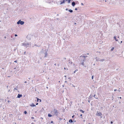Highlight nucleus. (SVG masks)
Listing matches in <instances>:
<instances>
[{"instance_id":"obj_1","label":"nucleus","mask_w":124,"mask_h":124,"mask_svg":"<svg viewBox=\"0 0 124 124\" xmlns=\"http://www.w3.org/2000/svg\"><path fill=\"white\" fill-rule=\"evenodd\" d=\"M84 54H82L81 56H80L79 58V60L81 62H84L85 60V58L84 57Z\"/></svg>"},{"instance_id":"obj_2","label":"nucleus","mask_w":124,"mask_h":124,"mask_svg":"<svg viewBox=\"0 0 124 124\" xmlns=\"http://www.w3.org/2000/svg\"><path fill=\"white\" fill-rule=\"evenodd\" d=\"M22 45L24 46L25 47H28L29 46H31V44L28 43H22Z\"/></svg>"},{"instance_id":"obj_3","label":"nucleus","mask_w":124,"mask_h":124,"mask_svg":"<svg viewBox=\"0 0 124 124\" xmlns=\"http://www.w3.org/2000/svg\"><path fill=\"white\" fill-rule=\"evenodd\" d=\"M15 86L16 87V88H18L20 91H21L23 85L21 84H18L17 85V86Z\"/></svg>"},{"instance_id":"obj_4","label":"nucleus","mask_w":124,"mask_h":124,"mask_svg":"<svg viewBox=\"0 0 124 124\" xmlns=\"http://www.w3.org/2000/svg\"><path fill=\"white\" fill-rule=\"evenodd\" d=\"M14 89L13 90L14 92L15 93H19L20 92V90L18 89V88H16L15 86H14Z\"/></svg>"},{"instance_id":"obj_5","label":"nucleus","mask_w":124,"mask_h":124,"mask_svg":"<svg viewBox=\"0 0 124 124\" xmlns=\"http://www.w3.org/2000/svg\"><path fill=\"white\" fill-rule=\"evenodd\" d=\"M24 23V22L23 21H21V20H19L17 22V24H20L21 25H23Z\"/></svg>"},{"instance_id":"obj_6","label":"nucleus","mask_w":124,"mask_h":124,"mask_svg":"<svg viewBox=\"0 0 124 124\" xmlns=\"http://www.w3.org/2000/svg\"><path fill=\"white\" fill-rule=\"evenodd\" d=\"M101 115L102 114L101 112H97L96 114V115L97 116H101Z\"/></svg>"},{"instance_id":"obj_7","label":"nucleus","mask_w":124,"mask_h":124,"mask_svg":"<svg viewBox=\"0 0 124 124\" xmlns=\"http://www.w3.org/2000/svg\"><path fill=\"white\" fill-rule=\"evenodd\" d=\"M45 56H44L45 57H46L47 56V51H46V52H45Z\"/></svg>"},{"instance_id":"obj_8","label":"nucleus","mask_w":124,"mask_h":124,"mask_svg":"<svg viewBox=\"0 0 124 124\" xmlns=\"http://www.w3.org/2000/svg\"><path fill=\"white\" fill-rule=\"evenodd\" d=\"M55 115H56L57 113V110L55 109H54V111Z\"/></svg>"},{"instance_id":"obj_9","label":"nucleus","mask_w":124,"mask_h":124,"mask_svg":"<svg viewBox=\"0 0 124 124\" xmlns=\"http://www.w3.org/2000/svg\"><path fill=\"white\" fill-rule=\"evenodd\" d=\"M100 59L97 57H96V61H100Z\"/></svg>"},{"instance_id":"obj_10","label":"nucleus","mask_w":124,"mask_h":124,"mask_svg":"<svg viewBox=\"0 0 124 124\" xmlns=\"http://www.w3.org/2000/svg\"><path fill=\"white\" fill-rule=\"evenodd\" d=\"M22 96V94H19L17 96V97L19 98H20V97H21Z\"/></svg>"},{"instance_id":"obj_11","label":"nucleus","mask_w":124,"mask_h":124,"mask_svg":"<svg viewBox=\"0 0 124 124\" xmlns=\"http://www.w3.org/2000/svg\"><path fill=\"white\" fill-rule=\"evenodd\" d=\"M75 2H73L72 3V5L73 7L75 5Z\"/></svg>"},{"instance_id":"obj_12","label":"nucleus","mask_w":124,"mask_h":124,"mask_svg":"<svg viewBox=\"0 0 124 124\" xmlns=\"http://www.w3.org/2000/svg\"><path fill=\"white\" fill-rule=\"evenodd\" d=\"M95 95L94 94H93V95H92V94H91L90 95V96H93V97H94L95 98H96V99H98V97H95Z\"/></svg>"},{"instance_id":"obj_13","label":"nucleus","mask_w":124,"mask_h":124,"mask_svg":"<svg viewBox=\"0 0 124 124\" xmlns=\"http://www.w3.org/2000/svg\"><path fill=\"white\" fill-rule=\"evenodd\" d=\"M30 106L32 107L35 106L36 105H35L33 103H32L31 104V105Z\"/></svg>"},{"instance_id":"obj_14","label":"nucleus","mask_w":124,"mask_h":124,"mask_svg":"<svg viewBox=\"0 0 124 124\" xmlns=\"http://www.w3.org/2000/svg\"><path fill=\"white\" fill-rule=\"evenodd\" d=\"M114 39L116 41H118V40L117 39H116V36H114Z\"/></svg>"},{"instance_id":"obj_15","label":"nucleus","mask_w":124,"mask_h":124,"mask_svg":"<svg viewBox=\"0 0 124 124\" xmlns=\"http://www.w3.org/2000/svg\"><path fill=\"white\" fill-rule=\"evenodd\" d=\"M68 11L70 13H72L73 12V10L71 9H69Z\"/></svg>"},{"instance_id":"obj_16","label":"nucleus","mask_w":124,"mask_h":124,"mask_svg":"<svg viewBox=\"0 0 124 124\" xmlns=\"http://www.w3.org/2000/svg\"><path fill=\"white\" fill-rule=\"evenodd\" d=\"M105 61V59H100V62H103Z\"/></svg>"},{"instance_id":"obj_17","label":"nucleus","mask_w":124,"mask_h":124,"mask_svg":"<svg viewBox=\"0 0 124 124\" xmlns=\"http://www.w3.org/2000/svg\"><path fill=\"white\" fill-rule=\"evenodd\" d=\"M73 122L72 120L71 119H70L69 120V122L70 123H72Z\"/></svg>"},{"instance_id":"obj_18","label":"nucleus","mask_w":124,"mask_h":124,"mask_svg":"<svg viewBox=\"0 0 124 124\" xmlns=\"http://www.w3.org/2000/svg\"><path fill=\"white\" fill-rule=\"evenodd\" d=\"M48 116L49 117H51L52 116L50 114H48Z\"/></svg>"},{"instance_id":"obj_19","label":"nucleus","mask_w":124,"mask_h":124,"mask_svg":"<svg viewBox=\"0 0 124 124\" xmlns=\"http://www.w3.org/2000/svg\"><path fill=\"white\" fill-rule=\"evenodd\" d=\"M114 49V47L112 48L111 50V51H113V50Z\"/></svg>"},{"instance_id":"obj_20","label":"nucleus","mask_w":124,"mask_h":124,"mask_svg":"<svg viewBox=\"0 0 124 124\" xmlns=\"http://www.w3.org/2000/svg\"><path fill=\"white\" fill-rule=\"evenodd\" d=\"M66 1V0H63V1H62V2H63V3H64L65 2V1Z\"/></svg>"},{"instance_id":"obj_21","label":"nucleus","mask_w":124,"mask_h":124,"mask_svg":"<svg viewBox=\"0 0 124 124\" xmlns=\"http://www.w3.org/2000/svg\"><path fill=\"white\" fill-rule=\"evenodd\" d=\"M37 101H39V100L40 101V102H41V100L40 99H38V98H37Z\"/></svg>"},{"instance_id":"obj_22","label":"nucleus","mask_w":124,"mask_h":124,"mask_svg":"<svg viewBox=\"0 0 124 124\" xmlns=\"http://www.w3.org/2000/svg\"><path fill=\"white\" fill-rule=\"evenodd\" d=\"M80 111L83 113H84V111L81 109H80Z\"/></svg>"},{"instance_id":"obj_23","label":"nucleus","mask_w":124,"mask_h":124,"mask_svg":"<svg viewBox=\"0 0 124 124\" xmlns=\"http://www.w3.org/2000/svg\"><path fill=\"white\" fill-rule=\"evenodd\" d=\"M82 62V63H81V64L82 65H83L84 66V62Z\"/></svg>"},{"instance_id":"obj_24","label":"nucleus","mask_w":124,"mask_h":124,"mask_svg":"<svg viewBox=\"0 0 124 124\" xmlns=\"http://www.w3.org/2000/svg\"><path fill=\"white\" fill-rule=\"evenodd\" d=\"M67 1H68V3H70L71 1L70 0H68Z\"/></svg>"},{"instance_id":"obj_25","label":"nucleus","mask_w":124,"mask_h":124,"mask_svg":"<svg viewBox=\"0 0 124 124\" xmlns=\"http://www.w3.org/2000/svg\"><path fill=\"white\" fill-rule=\"evenodd\" d=\"M63 3L62 2V1H60V5H61L63 4Z\"/></svg>"},{"instance_id":"obj_26","label":"nucleus","mask_w":124,"mask_h":124,"mask_svg":"<svg viewBox=\"0 0 124 124\" xmlns=\"http://www.w3.org/2000/svg\"><path fill=\"white\" fill-rule=\"evenodd\" d=\"M69 63H70L71 64L72 63V62H70V60L69 61Z\"/></svg>"},{"instance_id":"obj_27","label":"nucleus","mask_w":124,"mask_h":124,"mask_svg":"<svg viewBox=\"0 0 124 124\" xmlns=\"http://www.w3.org/2000/svg\"><path fill=\"white\" fill-rule=\"evenodd\" d=\"M24 113L26 114L27 113V112L26 111H24Z\"/></svg>"},{"instance_id":"obj_28","label":"nucleus","mask_w":124,"mask_h":124,"mask_svg":"<svg viewBox=\"0 0 124 124\" xmlns=\"http://www.w3.org/2000/svg\"><path fill=\"white\" fill-rule=\"evenodd\" d=\"M78 70H75L74 72V73H75L76 71H78Z\"/></svg>"},{"instance_id":"obj_29","label":"nucleus","mask_w":124,"mask_h":124,"mask_svg":"<svg viewBox=\"0 0 124 124\" xmlns=\"http://www.w3.org/2000/svg\"><path fill=\"white\" fill-rule=\"evenodd\" d=\"M93 76H92V79H93Z\"/></svg>"},{"instance_id":"obj_30","label":"nucleus","mask_w":124,"mask_h":124,"mask_svg":"<svg viewBox=\"0 0 124 124\" xmlns=\"http://www.w3.org/2000/svg\"><path fill=\"white\" fill-rule=\"evenodd\" d=\"M15 37H17V35L16 34H15Z\"/></svg>"},{"instance_id":"obj_31","label":"nucleus","mask_w":124,"mask_h":124,"mask_svg":"<svg viewBox=\"0 0 124 124\" xmlns=\"http://www.w3.org/2000/svg\"><path fill=\"white\" fill-rule=\"evenodd\" d=\"M84 56L85 57H84V58H85L86 57H87V56H85L84 55Z\"/></svg>"},{"instance_id":"obj_32","label":"nucleus","mask_w":124,"mask_h":124,"mask_svg":"<svg viewBox=\"0 0 124 124\" xmlns=\"http://www.w3.org/2000/svg\"><path fill=\"white\" fill-rule=\"evenodd\" d=\"M17 62V60H16L14 61V62Z\"/></svg>"},{"instance_id":"obj_33","label":"nucleus","mask_w":124,"mask_h":124,"mask_svg":"<svg viewBox=\"0 0 124 124\" xmlns=\"http://www.w3.org/2000/svg\"><path fill=\"white\" fill-rule=\"evenodd\" d=\"M53 121H52L51 122V123H53Z\"/></svg>"},{"instance_id":"obj_34","label":"nucleus","mask_w":124,"mask_h":124,"mask_svg":"<svg viewBox=\"0 0 124 124\" xmlns=\"http://www.w3.org/2000/svg\"><path fill=\"white\" fill-rule=\"evenodd\" d=\"M8 102L9 103H10V102H11V101H8Z\"/></svg>"},{"instance_id":"obj_35","label":"nucleus","mask_w":124,"mask_h":124,"mask_svg":"<svg viewBox=\"0 0 124 124\" xmlns=\"http://www.w3.org/2000/svg\"><path fill=\"white\" fill-rule=\"evenodd\" d=\"M75 10H77V8H75Z\"/></svg>"},{"instance_id":"obj_36","label":"nucleus","mask_w":124,"mask_h":124,"mask_svg":"<svg viewBox=\"0 0 124 124\" xmlns=\"http://www.w3.org/2000/svg\"><path fill=\"white\" fill-rule=\"evenodd\" d=\"M59 65H60V64H57V66H59Z\"/></svg>"},{"instance_id":"obj_37","label":"nucleus","mask_w":124,"mask_h":124,"mask_svg":"<svg viewBox=\"0 0 124 124\" xmlns=\"http://www.w3.org/2000/svg\"><path fill=\"white\" fill-rule=\"evenodd\" d=\"M81 5H84V4H83V3H81Z\"/></svg>"},{"instance_id":"obj_38","label":"nucleus","mask_w":124,"mask_h":124,"mask_svg":"<svg viewBox=\"0 0 124 124\" xmlns=\"http://www.w3.org/2000/svg\"><path fill=\"white\" fill-rule=\"evenodd\" d=\"M68 79H69L70 80V78H68Z\"/></svg>"},{"instance_id":"obj_39","label":"nucleus","mask_w":124,"mask_h":124,"mask_svg":"<svg viewBox=\"0 0 124 124\" xmlns=\"http://www.w3.org/2000/svg\"><path fill=\"white\" fill-rule=\"evenodd\" d=\"M66 10H67H67H68V8H66Z\"/></svg>"},{"instance_id":"obj_40","label":"nucleus","mask_w":124,"mask_h":124,"mask_svg":"<svg viewBox=\"0 0 124 124\" xmlns=\"http://www.w3.org/2000/svg\"><path fill=\"white\" fill-rule=\"evenodd\" d=\"M26 52H24V54H26Z\"/></svg>"},{"instance_id":"obj_41","label":"nucleus","mask_w":124,"mask_h":124,"mask_svg":"<svg viewBox=\"0 0 124 124\" xmlns=\"http://www.w3.org/2000/svg\"><path fill=\"white\" fill-rule=\"evenodd\" d=\"M113 123V122H112V121H111V124H112V123Z\"/></svg>"},{"instance_id":"obj_42","label":"nucleus","mask_w":124,"mask_h":124,"mask_svg":"<svg viewBox=\"0 0 124 124\" xmlns=\"http://www.w3.org/2000/svg\"><path fill=\"white\" fill-rule=\"evenodd\" d=\"M72 86L75 87V86L73 84H72Z\"/></svg>"},{"instance_id":"obj_43","label":"nucleus","mask_w":124,"mask_h":124,"mask_svg":"<svg viewBox=\"0 0 124 124\" xmlns=\"http://www.w3.org/2000/svg\"><path fill=\"white\" fill-rule=\"evenodd\" d=\"M80 116H82V114H81L80 115Z\"/></svg>"},{"instance_id":"obj_44","label":"nucleus","mask_w":124,"mask_h":124,"mask_svg":"<svg viewBox=\"0 0 124 124\" xmlns=\"http://www.w3.org/2000/svg\"><path fill=\"white\" fill-rule=\"evenodd\" d=\"M31 118H32V119H34V118L33 117H31Z\"/></svg>"},{"instance_id":"obj_45","label":"nucleus","mask_w":124,"mask_h":124,"mask_svg":"<svg viewBox=\"0 0 124 124\" xmlns=\"http://www.w3.org/2000/svg\"><path fill=\"white\" fill-rule=\"evenodd\" d=\"M4 38L5 39H6V36H5Z\"/></svg>"},{"instance_id":"obj_46","label":"nucleus","mask_w":124,"mask_h":124,"mask_svg":"<svg viewBox=\"0 0 124 124\" xmlns=\"http://www.w3.org/2000/svg\"><path fill=\"white\" fill-rule=\"evenodd\" d=\"M74 116V115H73V116H72V118H73Z\"/></svg>"},{"instance_id":"obj_47","label":"nucleus","mask_w":124,"mask_h":124,"mask_svg":"<svg viewBox=\"0 0 124 124\" xmlns=\"http://www.w3.org/2000/svg\"><path fill=\"white\" fill-rule=\"evenodd\" d=\"M117 90L116 89H115L114 90V91H116Z\"/></svg>"},{"instance_id":"obj_48","label":"nucleus","mask_w":124,"mask_h":124,"mask_svg":"<svg viewBox=\"0 0 124 124\" xmlns=\"http://www.w3.org/2000/svg\"><path fill=\"white\" fill-rule=\"evenodd\" d=\"M8 85L7 86V88H8Z\"/></svg>"},{"instance_id":"obj_49","label":"nucleus","mask_w":124,"mask_h":124,"mask_svg":"<svg viewBox=\"0 0 124 124\" xmlns=\"http://www.w3.org/2000/svg\"><path fill=\"white\" fill-rule=\"evenodd\" d=\"M35 46H37L36 44H35Z\"/></svg>"},{"instance_id":"obj_50","label":"nucleus","mask_w":124,"mask_h":124,"mask_svg":"<svg viewBox=\"0 0 124 124\" xmlns=\"http://www.w3.org/2000/svg\"><path fill=\"white\" fill-rule=\"evenodd\" d=\"M67 82L66 81H65V83H67Z\"/></svg>"},{"instance_id":"obj_51","label":"nucleus","mask_w":124,"mask_h":124,"mask_svg":"<svg viewBox=\"0 0 124 124\" xmlns=\"http://www.w3.org/2000/svg\"><path fill=\"white\" fill-rule=\"evenodd\" d=\"M6 36H7V35H8V33H7V34H6Z\"/></svg>"},{"instance_id":"obj_52","label":"nucleus","mask_w":124,"mask_h":124,"mask_svg":"<svg viewBox=\"0 0 124 124\" xmlns=\"http://www.w3.org/2000/svg\"><path fill=\"white\" fill-rule=\"evenodd\" d=\"M31 124H34V123H31Z\"/></svg>"},{"instance_id":"obj_53","label":"nucleus","mask_w":124,"mask_h":124,"mask_svg":"<svg viewBox=\"0 0 124 124\" xmlns=\"http://www.w3.org/2000/svg\"><path fill=\"white\" fill-rule=\"evenodd\" d=\"M27 83V82L26 81H25L24 82V83Z\"/></svg>"},{"instance_id":"obj_54","label":"nucleus","mask_w":124,"mask_h":124,"mask_svg":"<svg viewBox=\"0 0 124 124\" xmlns=\"http://www.w3.org/2000/svg\"><path fill=\"white\" fill-rule=\"evenodd\" d=\"M54 65H55V66H56V63L55 64H54Z\"/></svg>"},{"instance_id":"obj_55","label":"nucleus","mask_w":124,"mask_h":124,"mask_svg":"<svg viewBox=\"0 0 124 124\" xmlns=\"http://www.w3.org/2000/svg\"><path fill=\"white\" fill-rule=\"evenodd\" d=\"M38 103H37L36 104V105H38Z\"/></svg>"},{"instance_id":"obj_56","label":"nucleus","mask_w":124,"mask_h":124,"mask_svg":"<svg viewBox=\"0 0 124 124\" xmlns=\"http://www.w3.org/2000/svg\"><path fill=\"white\" fill-rule=\"evenodd\" d=\"M64 69L65 70V69H66V68H64Z\"/></svg>"},{"instance_id":"obj_57","label":"nucleus","mask_w":124,"mask_h":124,"mask_svg":"<svg viewBox=\"0 0 124 124\" xmlns=\"http://www.w3.org/2000/svg\"><path fill=\"white\" fill-rule=\"evenodd\" d=\"M122 41H121V43H122Z\"/></svg>"},{"instance_id":"obj_58","label":"nucleus","mask_w":124,"mask_h":124,"mask_svg":"<svg viewBox=\"0 0 124 124\" xmlns=\"http://www.w3.org/2000/svg\"><path fill=\"white\" fill-rule=\"evenodd\" d=\"M119 98H120V99H121V97H119Z\"/></svg>"},{"instance_id":"obj_59","label":"nucleus","mask_w":124,"mask_h":124,"mask_svg":"<svg viewBox=\"0 0 124 124\" xmlns=\"http://www.w3.org/2000/svg\"><path fill=\"white\" fill-rule=\"evenodd\" d=\"M46 88H48V87H46Z\"/></svg>"},{"instance_id":"obj_60","label":"nucleus","mask_w":124,"mask_h":124,"mask_svg":"<svg viewBox=\"0 0 124 124\" xmlns=\"http://www.w3.org/2000/svg\"><path fill=\"white\" fill-rule=\"evenodd\" d=\"M59 15H58V14H57V16H58Z\"/></svg>"},{"instance_id":"obj_61","label":"nucleus","mask_w":124,"mask_h":124,"mask_svg":"<svg viewBox=\"0 0 124 124\" xmlns=\"http://www.w3.org/2000/svg\"><path fill=\"white\" fill-rule=\"evenodd\" d=\"M105 2H106V1H106V0H105Z\"/></svg>"},{"instance_id":"obj_62","label":"nucleus","mask_w":124,"mask_h":124,"mask_svg":"<svg viewBox=\"0 0 124 124\" xmlns=\"http://www.w3.org/2000/svg\"><path fill=\"white\" fill-rule=\"evenodd\" d=\"M28 79H29V80H30V78H29Z\"/></svg>"},{"instance_id":"obj_63","label":"nucleus","mask_w":124,"mask_h":124,"mask_svg":"<svg viewBox=\"0 0 124 124\" xmlns=\"http://www.w3.org/2000/svg\"><path fill=\"white\" fill-rule=\"evenodd\" d=\"M16 68H14V69H15Z\"/></svg>"},{"instance_id":"obj_64","label":"nucleus","mask_w":124,"mask_h":124,"mask_svg":"<svg viewBox=\"0 0 124 124\" xmlns=\"http://www.w3.org/2000/svg\"><path fill=\"white\" fill-rule=\"evenodd\" d=\"M119 103H121V102H119Z\"/></svg>"}]
</instances>
